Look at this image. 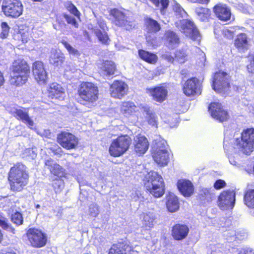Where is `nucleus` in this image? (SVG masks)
Here are the masks:
<instances>
[{
    "label": "nucleus",
    "instance_id": "obj_1",
    "mask_svg": "<svg viewBox=\"0 0 254 254\" xmlns=\"http://www.w3.org/2000/svg\"><path fill=\"white\" fill-rule=\"evenodd\" d=\"M28 177L26 167L23 164L17 163L11 167L8 174L11 190L21 191L27 184Z\"/></svg>",
    "mask_w": 254,
    "mask_h": 254
},
{
    "label": "nucleus",
    "instance_id": "obj_2",
    "mask_svg": "<svg viewBox=\"0 0 254 254\" xmlns=\"http://www.w3.org/2000/svg\"><path fill=\"white\" fill-rule=\"evenodd\" d=\"M11 84L19 86L24 84L27 79L30 68L27 62L23 59L15 60L10 68Z\"/></svg>",
    "mask_w": 254,
    "mask_h": 254
},
{
    "label": "nucleus",
    "instance_id": "obj_3",
    "mask_svg": "<svg viewBox=\"0 0 254 254\" xmlns=\"http://www.w3.org/2000/svg\"><path fill=\"white\" fill-rule=\"evenodd\" d=\"M144 187L152 195L160 197L164 193V183L162 177L155 171H150L145 177Z\"/></svg>",
    "mask_w": 254,
    "mask_h": 254
},
{
    "label": "nucleus",
    "instance_id": "obj_4",
    "mask_svg": "<svg viewBox=\"0 0 254 254\" xmlns=\"http://www.w3.org/2000/svg\"><path fill=\"white\" fill-rule=\"evenodd\" d=\"M230 76L226 71L219 70L213 74L211 86L217 93L225 94L231 87Z\"/></svg>",
    "mask_w": 254,
    "mask_h": 254
},
{
    "label": "nucleus",
    "instance_id": "obj_5",
    "mask_svg": "<svg viewBox=\"0 0 254 254\" xmlns=\"http://www.w3.org/2000/svg\"><path fill=\"white\" fill-rule=\"evenodd\" d=\"M80 101L83 105L93 103L98 98V89L91 82H85L81 84L78 90Z\"/></svg>",
    "mask_w": 254,
    "mask_h": 254
},
{
    "label": "nucleus",
    "instance_id": "obj_6",
    "mask_svg": "<svg viewBox=\"0 0 254 254\" xmlns=\"http://www.w3.org/2000/svg\"><path fill=\"white\" fill-rule=\"evenodd\" d=\"M110 15L113 17L112 22L116 26L128 31L136 27L135 21L117 8L111 9Z\"/></svg>",
    "mask_w": 254,
    "mask_h": 254
},
{
    "label": "nucleus",
    "instance_id": "obj_7",
    "mask_svg": "<svg viewBox=\"0 0 254 254\" xmlns=\"http://www.w3.org/2000/svg\"><path fill=\"white\" fill-rule=\"evenodd\" d=\"M178 30L186 36L193 41L200 38V34L194 22L189 19L183 18L177 23Z\"/></svg>",
    "mask_w": 254,
    "mask_h": 254
},
{
    "label": "nucleus",
    "instance_id": "obj_8",
    "mask_svg": "<svg viewBox=\"0 0 254 254\" xmlns=\"http://www.w3.org/2000/svg\"><path fill=\"white\" fill-rule=\"evenodd\" d=\"M131 142V140L128 135L119 136L110 145L109 152L111 155L118 157L123 155L128 150Z\"/></svg>",
    "mask_w": 254,
    "mask_h": 254
},
{
    "label": "nucleus",
    "instance_id": "obj_9",
    "mask_svg": "<svg viewBox=\"0 0 254 254\" xmlns=\"http://www.w3.org/2000/svg\"><path fill=\"white\" fill-rule=\"evenodd\" d=\"M238 148L246 154L251 153L254 148V128H247L241 133V140L237 144Z\"/></svg>",
    "mask_w": 254,
    "mask_h": 254
},
{
    "label": "nucleus",
    "instance_id": "obj_10",
    "mask_svg": "<svg viewBox=\"0 0 254 254\" xmlns=\"http://www.w3.org/2000/svg\"><path fill=\"white\" fill-rule=\"evenodd\" d=\"M208 111L211 117L219 123L227 122L230 119L228 111L220 102H211L208 105Z\"/></svg>",
    "mask_w": 254,
    "mask_h": 254
},
{
    "label": "nucleus",
    "instance_id": "obj_11",
    "mask_svg": "<svg viewBox=\"0 0 254 254\" xmlns=\"http://www.w3.org/2000/svg\"><path fill=\"white\" fill-rule=\"evenodd\" d=\"M145 25L146 29V42L148 46L154 47L157 46L155 34L161 30V26L157 21L151 18H146L145 19Z\"/></svg>",
    "mask_w": 254,
    "mask_h": 254
},
{
    "label": "nucleus",
    "instance_id": "obj_12",
    "mask_svg": "<svg viewBox=\"0 0 254 254\" xmlns=\"http://www.w3.org/2000/svg\"><path fill=\"white\" fill-rule=\"evenodd\" d=\"M2 9L6 16L16 18L22 14L23 5L19 0H4Z\"/></svg>",
    "mask_w": 254,
    "mask_h": 254
},
{
    "label": "nucleus",
    "instance_id": "obj_13",
    "mask_svg": "<svg viewBox=\"0 0 254 254\" xmlns=\"http://www.w3.org/2000/svg\"><path fill=\"white\" fill-rule=\"evenodd\" d=\"M182 90L188 97L199 95L202 91V83L196 77H190L185 82Z\"/></svg>",
    "mask_w": 254,
    "mask_h": 254
},
{
    "label": "nucleus",
    "instance_id": "obj_14",
    "mask_svg": "<svg viewBox=\"0 0 254 254\" xmlns=\"http://www.w3.org/2000/svg\"><path fill=\"white\" fill-rule=\"evenodd\" d=\"M236 193L230 190H223L218 197V205L221 209H232L235 205Z\"/></svg>",
    "mask_w": 254,
    "mask_h": 254
},
{
    "label": "nucleus",
    "instance_id": "obj_15",
    "mask_svg": "<svg viewBox=\"0 0 254 254\" xmlns=\"http://www.w3.org/2000/svg\"><path fill=\"white\" fill-rule=\"evenodd\" d=\"M57 141L63 148L67 150L76 149L78 144V138L66 131H63L58 135Z\"/></svg>",
    "mask_w": 254,
    "mask_h": 254
},
{
    "label": "nucleus",
    "instance_id": "obj_16",
    "mask_svg": "<svg viewBox=\"0 0 254 254\" xmlns=\"http://www.w3.org/2000/svg\"><path fill=\"white\" fill-rule=\"evenodd\" d=\"M27 237L31 245L34 247L40 248L46 244V237L38 229H29L27 233Z\"/></svg>",
    "mask_w": 254,
    "mask_h": 254
},
{
    "label": "nucleus",
    "instance_id": "obj_17",
    "mask_svg": "<svg viewBox=\"0 0 254 254\" xmlns=\"http://www.w3.org/2000/svg\"><path fill=\"white\" fill-rule=\"evenodd\" d=\"M32 72L35 79L41 85H45L48 79L47 72L43 63L41 61L34 62L32 65Z\"/></svg>",
    "mask_w": 254,
    "mask_h": 254
},
{
    "label": "nucleus",
    "instance_id": "obj_18",
    "mask_svg": "<svg viewBox=\"0 0 254 254\" xmlns=\"http://www.w3.org/2000/svg\"><path fill=\"white\" fill-rule=\"evenodd\" d=\"M212 9L216 17L220 21L226 22L231 20L232 11L227 4L218 2L214 5Z\"/></svg>",
    "mask_w": 254,
    "mask_h": 254
},
{
    "label": "nucleus",
    "instance_id": "obj_19",
    "mask_svg": "<svg viewBox=\"0 0 254 254\" xmlns=\"http://www.w3.org/2000/svg\"><path fill=\"white\" fill-rule=\"evenodd\" d=\"M97 24L99 27L102 30V31L97 28L96 27L92 28V31L96 35L98 40L104 44H108L109 38L108 34L106 32L108 28L107 27L105 21L102 19H98L97 20Z\"/></svg>",
    "mask_w": 254,
    "mask_h": 254
},
{
    "label": "nucleus",
    "instance_id": "obj_20",
    "mask_svg": "<svg viewBox=\"0 0 254 254\" xmlns=\"http://www.w3.org/2000/svg\"><path fill=\"white\" fill-rule=\"evenodd\" d=\"M177 186L181 194L185 197H190L194 194V186L192 182L189 180H178Z\"/></svg>",
    "mask_w": 254,
    "mask_h": 254
},
{
    "label": "nucleus",
    "instance_id": "obj_21",
    "mask_svg": "<svg viewBox=\"0 0 254 254\" xmlns=\"http://www.w3.org/2000/svg\"><path fill=\"white\" fill-rule=\"evenodd\" d=\"M127 85L122 81H115L111 85L110 91L112 97L121 99L126 93Z\"/></svg>",
    "mask_w": 254,
    "mask_h": 254
},
{
    "label": "nucleus",
    "instance_id": "obj_22",
    "mask_svg": "<svg viewBox=\"0 0 254 254\" xmlns=\"http://www.w3.org/2000/svg\"><path fill=\"white\" fill-rule=\"evenodd\" d=\"M133 145L135 151L139 155L144 154L149 147V143L147 138L140 134L134 137Z\"/></svg>",
    "mask_w": 254,
    "mask_h": 254
},
{
    "label": "nucleus",
    "instance_id": "obj_23",
    "mask_svg": "<svg viewBox=\"0 0 254 254\" xmlns=\"http://www.w3.org/2000/svg\"><path fill=\"white\" fill-rule=\"evenodd\" d=\"M130 250V246L126 240H121L113 244L110 248L109 254H126V251Z\"/></svg>",
    "mask_w": 254,
    "mask_h": 254
},
{
    "label": "nucleus",
    "instance_id": "obj_24",
    "mask_svg": "<svg viewBox=\"0 0 254 254\" xmlns=\"http://www.w3.org/2000/svg\"><path fill=\"white\" fill-rule=\"evenodd\" d=\"M148 91L153 99L160 103L163 102L166 99L168 93L167 90L162 86L150 88Z\"/></svg>",
    "mask_w": 254,
    "mask_h": 254
},
{
    "label": "nucleus",
    "instance_id": "obj_25",
    "mask_svg": "<svg viewBox=\"0 0 254 254\" xmlns=\"http://www.w3.org/2000/svg\"><path fill=\"white\" fill-rule=\"evenodd\" d=\"M64 55L60 51L52 50L49 57L50 63L56 67H61L64 61Z\"/></svg>",
    "mask_w": 254,
    "mask_h": 254
},
{
    "label": "nucleus",
    "instance_id": "obj_26",
    "mask_svg": "<svg viewBox=\"0 0 254 254\" xmlns=\"http://www.w3.org/2000/svg\"><path fill=\"white\" fill-rule=\"evenodd\" d=\"M13 115L17 120L26 124L29 127L34 126V122L29 117L27 112L21 109H15L13 112Z\"/></svg>",
    "mask_w": 254,
    "mask_h": 254
},
{
    "label": "nucleus",
    "instance_id": "obj_27",
    "mask_svg": "<svg viewBox=\"0 0 254 254\" xmlns=\"http://www.w3.org/2000/svg\"><path fill=\"white\" fill-rule=\"evenodd\" d=\"M195 12L201 21L208 22L211 18V10L207 7H198L196 8Z\"/></svg>",
    "mask_w": 254,
    "mask_h": 254
},
{
    "label": "nucleus",
    "instance_id": "obj_28",
    "mask_svg": "<svg viewBox=\"0 0 254 254\" xmlns=\"http://www.w3.org/2000/svg\"><path fill=\"white\" fill-rule=\"evenodd\" d=\"M64 90L59 84H53L49 90V96L52 98H63Z\"/></svg>",
    "mask_w": 254,
    "mask_h": 254
},
{
    "label": "nucleus",
    "instance_id": "obj_29",
    "mask_svg": "<svg viewBox=\"0 0 254 254\" xmlns=\"http://www.w3.org/2000/svg\"><path fill=\"white\" fill-rule=\"evenodd\" d=\"M154 161L160 166L167 164L169 159L168 151L159 152L152 153Z\"/></svg>",
    "mask_w": 254,
    "mask_h": 254
},
{
    "label": "nucleus",
    "instance_id": "obj_30",
    "mask_svg": "<svg viewBox=\"0 0 254 254\" xmlns=\"http://www.w3.org/2000/svg\"><path fill=\"white\" fill-rule=\"evenodd\" d=\"M234 44L238 49H244L247 48L249 44L248 37L246 33H241L237 35Z\"/></svg>",
    "mask_w": 254,
    "mask_h": 254
},
{
    "label": "nucleus",
    "instance_id": "obj_31",
    "mask_svg": "<svg viewBox=\"0 0 254 254\" xmlns=\"http://www.w3.org/2000/svg\"><path fill=\"white\" fill-rule=\"evenodd\" d=\"M189 232V228L186 225L176 224V240L185 239Z\"/></svg>",
    "mask_w": 254,
    "mask_h": 254
},
{
    "label": "nucleus",
    "instance_id": "obj_32",
    "mask_svg": "<svg viewBox=\"0 0 254 254\" xmlns=\"http://www.w3.org/2000/svg\"><path fill=\"white\" fill-rule=\"evenodd\" d=\"M139 108L141 112L146 113V118L148 120V124L152 126H155L156 125L155 115L150 108L147 106L141 105Z\"/></svg>",
    "mask_w": 254,
    "mask_h": 254
},
{
    "label": "nucleus",
    "instance_id": "obj_33",
    "mask_svg": "<svg viewBox=\"0 0 254 254\" xmlns=\"http://www.w3.org/2000/svg\"><path fill=\"white\" fill-rule=\"evenodd\" d=\"M116 66L114 63L111 61H106L103 63L101 67L102 74L104 76H110L115 73Z\"/></svg>",
    "mask_w": 254,
    "mask_h": 254
},
{
    "label": "nucleus",
    "instance_id": "obj_34",
    "mask_svg": "<svg viewBox=\"0 0 254 254\" xmlns=\"http://www.w3.org/2000/svg\"><path fill=\"white\" fill-rule=\"evenodd\" d=\"M138 108L132 102H124L121 107V112L125 116H129L138 111Z\"/></svg>",
    "mask_w": 254,
    "mask_h": 254
},
{
    "label": "nucleus",
    "instance_id": "obj_35",
    "mask_svg": "<svg viewBox=\"0 0 254 254\" xmlns=\"http://www.w3.org/2000/svg\"><path fill=\"white\" fill-rule=\"evenodd\" d=\"M197 199L202 204L210 202L212 200V194L210 189H202L197 195Z\"/></svg>",
    "mask_w": 254,
    "mask_h": 254
},
{
    "label": "nucleus",
    "instance_id": "obj_36",
    "mask_svg": "<svg viewBox=\"0 0 254 254\" xmlns=\"http://www.w3.org/2000/svg\"><path fill=\"white\" fill-rule=\"evenodd\" d=\"M244 202L249 208L254 209V189L249 190L245 192Z\"/></svg>",
    "mask_w": 254,
    "mask_h": 254
},
{
    "label": "nucleus",
    "instance_id": "obj_37",
    "mask_svg": "<svg viewBox=\"0 0 254 254\" xmlns=\"http://www.w3.org/2000/svg\"><path fill=\"white\" fill-rule=\"evenodd\" d=\"M156 216L151 212H149L143 215L142 223L143 226L146 228H152L154 225Z\"/></svg>",
    "mask_w": 254,
    "mask_h": 254
},
{
    "label": "nucleus",
    "instance_id": "obj_38",
    "mask_svg": "<svg viewBox=\"0 0 254 254\" xmlns=\"http://www.w3.org/2000/svg\"><path fill=\"white\" fill-rule=\"evenodd\" d=\"M138 54L142 60L148 63H155L157 61V56L155 54L148 52L140 50L138 51Z\"/></svg>",
    "mask_w": 254,
    "mask_h": 254
},
{
    "label": "nucleus",
    "instance_id": "obj_39",
    "mask_svg": "<svg viewBox=\"0 0 254 254\" xmlns=\"http://www.w3.org/2000/svg\"><path fill=\"white\" fill-rule=\"evenodd\" d=\"M168 145L165 140L163 139L159 140L153 145L152 153L158 152L160 153L161 152L167 151H168Z\"/></svg>",
    "mask_w": 254,
    "mask_h": 254
},
{
    "label": "nucleus",
    "instance_id": "obj_40",
    "mask_svg": "<svg viewBox=\"0 0 254 254\" xmlns=\"http://www.w3.org/2000/svg\"><path fill=\"white\" fill-rule=\"evenodd\" d=\"M187 48H182L176 53V61L180 64L186 62L188 59V55L187 53Z\"/></svg>",
    "mask_w": 254,
    "mask_h": 254
},
{
    "label": "nucleus",
    "instance_id": "obj_41",
    "mask_svg": "<svg viewBox=\"0 0 254 254\" xmlns=\"http://www.w3.org/2000/svg\"><path fill=\"white\" fill-rule=\"evenodd\" d=\"M175 33L171 31H168L165 33V44L171 49H174Z\"/></svg>",
    "mask_w": 254,
    "mask_h": 254
},
{
    "label": "nucleus",
    "instance_id": "obj_42",
    "mask_svg": "<svg viewBox=\"0 0 254 254\" xmlns=\"http://www.w3.org/2000/svg\"><path fill=\"white\" fill-rule=\"evenodd\" d=\"M64 171V169L57 163H56L53 167L51 168L50 170L52 174L60 177L64 176L65 174Z\"/></svg>",
    "mask_w": 254,
    "mask_h": 254
},
{
    "label": "nucleus",
    "instance_id": "obj_43",
    "mask_svg": "<svg viewBox=\"0 0 254 254\" xmlns=\"http://www.w3.org/2000/svg\"><path fill=\"white\" fill-rule=\"evenodd\" d=\"M61 43L66 48L70 55H72L74 57H78L80 55V53L79 51L77 49L73 48L66 41L63 40L62 41Z\"/></svg>",
    "mask_w": 254,
    "mask_h": 254
},
{
    "label": "nucleus",
    "instance_id": "obj_44",
    "mask_svg": "<svg viewBox=\"0 0 254 254\" xmlns=\"http://www.w3.org/2000/svg\"><path fill=\"white\" fill-rule=\"evenodd\" d=\"M166 206L169 211L175 212V196L173 193H170L169 195L167 196Z\"/></svg>",
    "mask_w": 254,
    "mask_h": 254
},
{
    "label": "nucleus",
    "instance_id": "obj_45",
    "mask_svg": "<svg viewBox=\"0 0 254 254\" xmlns=\"http://www.w3.org/2000/svg\"><path fill=\"white\" fill-rule=\"evenodd\" d=\"M11 221L17 226L22 224L23 220L22 214L18 212L12 214L11 216Z\"/></svg>",
    "mask_w": 254,
    "mask_h": 254
},
{
    "label": "nucleus",
    "instance_id": "obj_46",
    "mask_svg": "<svg viewBox=\"0 0 254 254\" xmlns=\"http://www.w3.org/2000/svg\"><path fill=\"white\" fill-rule=\"evenodd\" d=\"M187 12L184 8L178 3L176 2V16L177 18L182 17L183 19L187 16Z\"/></svg>",
    "mask_w": 254,
    "mask_h": 254
},
{
    "label": "nucleus",
    "instance_id": "obj_47",
    "mask_svg": "<svg viewBox=\"0 0 254 254\" xmlns=\"http://www.w3.org/2000/svg\"><path fill=\"white\" fill-rule=\"evenodd\" d=\"M99 212V207L97 204L92 203L90 205L89 207V213L90 216L96 217L98 216Z\"/></svg>",
    "mask_w": 254,
    "mask_h": 254
},
{
    "label": "nucleus",
    "instance_id": "obj_48",
    "mask_svg": "<svg viewBox=\"0 0 254 254\" xmlns=\"http://www.w3.org/2000/svg\"><path fill=\"white\" fill-rule=\"evenodd\" d=\"M1 32L0 34V38L4 39L7 37L9 34L10 27L5 22H2L1 24Z\"/></svg>",
    "mask_w": 254,
    "mask_h": 254
},
{
    "label": "nucleus",
    "instance_id": "obj_49",
    "mask_svg": "<svg viewBox=\"0 0 254 254\" xmlns=\"http://www.w3.org/2000/svg\"><path fill=\"white\" fill-rule=\"evenodd\" d=\"M0 226L7 231L13 234H15V229L7 223L4 220L0 219Z\"/></svg>",
    "mask_w": 254,
    "mask_h": 254
},
{
    "label": "nucleus",
    "instance_id": "obj_50",
    "mask_svg": "<svg viewBox=\"0 0 254 254\" xmlns=\"http://www.w3.org/2000/svg\"><path fill=\"white\" fill-rule=\"evenodd\" d=\"M53 186L56 193L60 192L64 187V182L61 180L55 181Z\"/></svg>",
    "mask_w": 254,
    "mask_h": 254
},
{
    "label": "nucleus",
    "instance_id": "obj_51",
    "mask_svg": "<svg viewBox=\"0 0 254 254\" xmlns=\"http://www.w3.org/2000/svg\"><path fill=\"white\" fill-rule=\"evenodd\" d=\"M64 17L65 18L66 22L68 24H71L76 28H77L78 27V24L77 22L76 21L75 18L72 16L69 15L67 14H64Z\"/></svg>",
    "mask_w": 254,
    "mask_h": 254
},
{
    "label": "nucleus",
    "instance_id": "obj_52",
    "mask_svg": "<svg viewBox=\"0 0 254 254\" xmlns=\"http://www.w3.org/2000/svg\"><path fill=\"white\" fill-rule=\"evenodd\" d=\"M226 186V182L222 180H217L214 184L213 187L216 190H221Z\"/></svg>",
    "mask_w": 254,
    "mask_h": 254
},
{
    "label": "nucleus",
    "instance_id": "obj_53",
    "mask_svg": "<svg viewBox=\"0 0 254 254\" xmlns=\"http://www.w3.org/2000/svg\"><path fill=\"white\" fill-rule=\"evenodd\" d=\"M56 162L51 158L45 159L44 161L45 167H47L48 169L51 170V169L53 167Z\"/></svg>",
    "mask_w": 254,
    "mask_h": 254
},
{
    "label": "nucleus",
    "instance_id": "obj_54",
    "mask_svg": "<svg viewBox=\"0 0 254 254\" xmlns=\"http://www.w3.org/2000/svg\"><path fill=\"white\" fill-rule=\"evenodd\" d=\"M247 69L250 73L254 72V54L250 60V63L247 65Z\"/></svg>",
    "mask_w": 254,
    "mask_h": 254
},
{
    "label": "nucleus",
    "instance_id": "obj_55",
    "mask_svg": "<svg viewBox=\"0 0 254 254\" xmlns=\"http://www.w3.org/2000/svg\"><path fill=\"white\" fill-rule=\"evenodd\" d=\"M223 35L225 38L232 40L234 37V33L231 30L227 29L223 32Z\"/></svg>",
    "mask_w": 254,
    "mask_h": 254
},
{
    "label": "nucleus",
    "instance_id": "obj_56",
    "mask_svg": "<svg viewBox=\"0 0 254 254\" xmlns=\"http://www.w3.org/2000/svg\"><path fill=\"white\" fill-rule=\"evenodd\" d=\"M69 11H70V12L71 13L74 14L75 16H76L78 18L79 17L80 12H79V11L77 10V9L74 5H72L69 7Z\"/></svg>",
    "mask_w": 254,
    "mask_h": 254
},
{
    "label": "nucleus",
    "instance_id": "obj_57",
    "mask_svg": "<svg viewBox=\"0 0 254 254\" xmlns=\"http://www.w3.org/2000/svg\"><path fill=\"white\" fill-rule=\"evenodd\" d=\"M50 149L56 154H60L62 152V149L58 146H54Z\"/></svg>",
    "mask_w": 254,
    "mask_h": 254
},
{
    "label": "nucleus",
    "instance_id": "obj_58",
    "mask_svg": "<svg viewBox=\"0 0 254 254\" xmlns=\"http://www.w3.org/2000/svg\"><path fill=\"white\" fill-rule=\"evenodd\" d=\"M176 108H177V110L181 113H182V112H184L187 110V105H184L181 107V104L180 103H178L176 106Z\"/></svg>",
    "mask_w": 254,
    "mask_h": 254
},
{
    "label": "nucleus",
    "instance_id": "obj_59",
    "mask_svg": "<svg viewBox=\"0 0 254 254\" xmlns=\"http://www.w3.org/2000/svg\"><path fill=\"white\" fill-rule=\"evenodd\" d=\"M163 56L165 59L167 60L169 62H170L171 63H173L174 59L172 56L169 55H164Z\"/></svg>",
    "mask_w": 254,
    "mask_h": 254
},
{
    "label": "nucleus",
    "instance_id": "obj_60",
    "mask_svg": "<svg viewBox=\"0 0 254 254\" xmlns=\"http://www.w3.org/2000/svg\"><path fill=\"white\" fill-rule=\"evenodd\" d=\"M160 3L162 6V8H165L167 7L169 3L168 0H161Z\"/></svg>",
    "mask_w": 254,
    "mask_h": 254
},
{
    "label": "nucleus",
    "instance_id": "obj_61",
    "mask_svg": "<svg viewBox=\"0 0 254 254\" xmlns=\"http://www.w3.org/2000/svg\"><path fill=\"white\" fill-rule=\"evenodd\" d=\"M238 254H254V253L251 251L242 250Z\"/></svg>",
    "mask_w": 254,
    "mask_h": 254
},
{
    "label": "nucleus",
    "instance_id": "obj_62",
    "mask_svg": "<svg viewBox=\"0 0 254 254\" xmlns=\"http://www.w3.org/2000/svg\"><path fill=\"white\" fill-rule=\"evenodd\" d=\"M126 254H138V252L134 250L130 246V250L126 251Z\"/></svg>",
    "mask_w": 254,
    "mask_h": 254
},
{
    "label": "nucleus",
    "instance_id": "obj_63",
    "mask_svg": "<svg viewBox=\"0 0 254 254\" xmlns=\"http://www.w3.org/2000/svg\"><path fill=\"white\" fill-rule=\"evenodd\" d=\"M210 0H197V3L202 4H207Z\"/></svg>",
    "mask_w": 254,
    "mask_h": 254
},
{
    "label": "nucleus",
    "instance_id": "obj_64",
    "mask_svg": "<svg viewBox=\"0 0 254 254\" xmlns=\"http://www.w3.org/2000/svg\"><path fill=\"white\" fill-rule=\"evenodd\" d=\"M153 2L156 6H158L160 4L159 0H150Z\"/></svg>",
    "mask_w": 254,
    "mask_h": 254
}]
</instances>
